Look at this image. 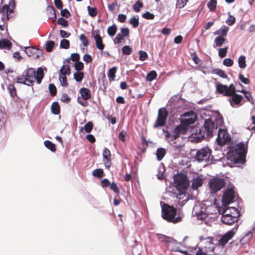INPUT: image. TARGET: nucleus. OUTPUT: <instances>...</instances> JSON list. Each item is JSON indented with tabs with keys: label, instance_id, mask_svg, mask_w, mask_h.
I'll list each match as a JSON object with an SVG mask.
<instances>
[{
	"label": "nucleus",
	"instance_id": "1",
	"mask_svg": "<svg viewBox=\"0 0 255 255\" xmlns=\"http://www.w3.org/2000/svg\"><path fill=\"white\" fill-rule=\"evenodd\" d=\"M43 77L42 68H38L36 72L34 68H28L23 71L21 75L17 77L16 82L28 86H32L35 80L38 84H40Z\"/></svg>",
	"mask_w": 255,
	"mask_h": 255
},
{
	"label": "nucleus",
	"instance_id": "2",
	"mask_svg": "<svg viewBox=\"0 0 255 255\" xmlns=\"http://www.w3.org/2000/svg\"><path fill=\"white\" fill-rule=\"evenodd\" d=\"M177 210L175 208L168 204L163 205L162 208V217L168 222L174 224L181 221L182 218L180 216L175 218Z\"/></svg>",
	"mask_w": 255,
	"mask_h": 255
},
{
	"label": "nucleus",
	"instance_id": "3",
	"mask_svg": "<svg viewBox=\"0 0 255 255\" xmlns=\"http://www.w3.org/2000/svg\"><path fill=\"white\" fill-rule=\"evenodd\" d=\"M247 153V146H245L244 142L238 143L232 151V155L234 156V160L236 163L243 164L245 162Z\"/></svg>",
	"mask_w": 255,
	"mask_h": 255
},
{
	"label": "nucleus",
	"instance_id": "4",
	"mask_svg": "<svg viewBox=\"0 0 255 255\" xmlns=\"http://www.w3.org/2000/svg\"><path fill=\"white\" fill-rule=\"evenodd\" d=\"M226 184L224 179L214 177L211 179L209 182V187L211 193H216L221 190Z\"/></svg>",
	"mask_w": 255,
	"mask_h": 255
},
{
	"label": "nucleus",
	"instance_id": "5",
	"mask_svg": "<svg viewBox=\"0 0 255 255\" xmlns=\"http://www.w3.org/2000/svg\"><path fill=\"white\" fill-rule=\"evenodd\" d=\"M215 128V124L213 121L210 119H207L200 129L199 133L202 137L213 136V132Z\"/></svg>",
	"mask_w": 255,
	"mask_h": 255
},
{
	"label": "nucleus",
	"instance_id": "6",
	"mask_svg": "<svg viewBox=\"0 0 255 255\" xmlns=\"http://www.w3.org/2000/svg\"><path fill=\"white\" fill-rule=\"evenodd\" d=\"M168 112L165 108H161L158 111L157 118L153 124L154 128H157L159 127H163L166 124L168 117Z\"/></svg>",
	"mask_w": 255,
	"mask_h": 255
},
{
	"label": "nucleus",
	"instance_id": "7",
	"mask_svg": "<svg viewBox=\"0 0 255 255\" xmlns=\"http://www.w3.org/2000/svg\"><path fill=\"white\" fill-rule=\"evenodd\" d=\"M174 182L178 189H186L189 186L187 176L184 174H178L173 176Z\"/></svg>",
	"mask_w": 255,
	"mask_h": 255
},
{
	"label": "nucleus",
	"instance_id": "8",
	"mask_svg": "<svg viewBox=\"0 0 255 255\" xmlns=\"http://www.w3.org/2000/svg\"><path fill=\"white\" fill-rule=\"evenodd\" d=\"M196 120V115L192 111L186 112L181 116V123L187 127L194 124Z\"/></svg>",
	"mask_w": 255,
	"mask_h": 255
},
{
	"label": "nucleus",
	"instance_id": "9",
	"mask_svg": "<svg viewBox=\"0 0 255 255\" xmlns=\"http://www.w3.org/2000/svg\"><path fill=\"white\" fill-rule=\"evenodd\" d=\"M231 140V137L225 129L219 128L218 132L217 141L221 145L228 143Z\"/></svg>",
	"mask_w": 255,
	"mask_h": 255
},
{
	"label": "nucleus",
	"instance_id": "10",
	"mask_svg": "<svg viewBox=\"0 0 255 255\" xmlns=\"http://www.w3.org/2000/svg\"><path fill=\"white\" fill-rule=\"evenodd\" d=\"M211 154V150L208 148H203L198 150L195 158L199 161H206L209 159Z\"/></svg>",
	"mask_w": 255,
	"mask_h": 255
},
{
	"label": "nucleus",
	"instance_id": "11",
	"mask_svg": "<svg viewBox=\"0 0 255 255\" xmlns=\"http://www.w3.org/2000/svg\"><path fill=\"white\" fill-rule=\"evenodd\" d=\"M235 197V192L232 188H228L225 192L223 197L222 202L224 205H228L232 202Z\"/></svg>",
	"mask_w": 255,
	"mask_h": 255
},
{
	"label": "nucleus",
	"instance_id": "12",
	"mask_svg": "<svg viewBox=\"0 0 255 255\" xmlns=\"http://www.w3.org/2000/svg\"><path fill=\"white\" fill-rule=\"evenodd\" d=\"M14 7V0H10L9 4H4L2 8H0V13L2 15L10 17V14L13 12Z\"/></svg>",
	"mask_w": 255,
	"mask_h": 255
},
{
	"label": "nucleus",
	"instance_id": "13",
	"mask_svg": "<svg viewBox=\"0 0 255 255\" xmlns=\"http://www.w3.org/2000/svg\"><path fill=\"white\" fill-rule=\"evenodd\" d=\"M236 232L234 229H233L228 232H227L225 234H224L219 241V244L220 245L222 246H224L229 240L232 239V238L235 235Z\"/></svg>",
	"mask_w": 255,
	"mask_h": 255
},
{
	"label": "nucleus",
	"instance_id": "14",
	"mask_svg": "<svg viewBox=\"0 0 255 255\" xmlns=\"http://www.w3.org/2000/svg\"><path fill=\"white\" fill-rule=\"evenodd\" d=\"M103 161L105 167L109 169L112 165L111 151L106 147H105L103 151Z\"/></svg>",
	"mask_w": 255,
	"mask_h": 255
},
{
	"label": "nucleus",
	"instance_id": "15",
	"mask_svg": "<svg viewBox=\"0 0 255 255\" xmlns=\"http://www.w3.org/2000/svg\"><path fill=\"white\" fill-rule=\"evenodd\" d=\"M92 34L95 40V44L97 48L100 50H103L105 47V44L103 43L102 38L100 35V30H95L93 31Z\"/></svg>",
	"mask_w": 255,
	"mask_h": 255
},
{
	"label": "nucleus",
	"instance_id": "16",
	"mask_svg": "<svg viewBox=\"0 0 255 255\" xmlns=\"http://www.w3.org/2000/svg\"><path fill=\"white\" fill-rule=\"evenodd\" d=\"M223 214L230 216L232 220H235L236 221H238V218L240 216V212L235 207H229L227 208Z\"/></svg>",
	"mask_w": 255,
	"mask_h": 255
},
{
	"label": "nucleus",
	"instance_id": "17",
	"mask_svg": "<svg viewBox=\"0 0 255 255\" xmlns=\"http://www.w3.org/2000/svg\"><path fill=\"white\" fill-rule=\"evenodd\" d=\"M223 214L230 216L232 220H235L236 221H238V218L240 216V212L235 207H229L227 208Z\"/></svg>",
	"mask_w": 255,
	"mask_h": 255
},
{
	"label": "nucleus",
	"instance_id": "18",
	"mask_svg": "<svg viewBox=\"0 0 255 255\" xmlns=\"http://www.w3.org/2000/svg\"><path fill=\"white\" fill-rule=\"evenodd\" d=\"M216 91L218 93L221 94L225 96H228V86L221 83L216 84Z\"/></svg>",
	"mask_w": 255,
	"mask_h": 255
},
{
	"label": "nucleus",
	"instance_id": "19",
	"mask_svg": "<svg viewBox=\"0 0 255 255\" xmlns=\"http://www.w3.org/2000/svg\"><path fill=\"white\" fill-rule=\"evenodd\" d=\"M203 184V179L200 177H197L193 178L191 185V187L194 190H197L199 187Z\"/></svg>",
	"mask_w": 255,
	"mask_h": 255
},
{
	"label": "nucleus",
	"instance_id": "20",
	"mask_svg": "<svg viewBox=\"0 0 255 255\" xmlns=\"http://www.w3.org/2000/svg\"><path fill=\"white\" fill-rule=\"evenodd\" d=\"M80 94L84 100H89L91 98V91L86 88H82L79 91Z\"/></svg>",
	"mask_w": 255,
	"mask_h": 255
},
{
	"label": "nucleus",
	"instance_id": "21",
	"mask_svg": "<svg viewBox=\"0 0 255 255\" xmlns=\"http://www.w3.org/2000/svg\"><path fill=\"white\" fill-rule=\"evenodd\" d=\"M157 237L158 240L162 243H173L175 241V240L172 238L168 236H166L162 234H157Z\"/></svg>",
	"mask_w": 255,
	"mask_h": 255
},
{
	"label": "nucleus",
	"instance_id": "22",
	"mask_svg": "<svg viewBox=\"0 0 255 255\" xmlns=\"http://www.w3.org/2000/svg\"><path fill=\"white\" fill-rule=\"evenodd\" d=\"M232 219L233 218H232L230 216L222 214L221 217V221L223 224L227 225H231L234 224L235 222H237L236 220Z\"/></svg>",
	"mask_w": 255,
	"mask_h": 255
},
{
	"label": "nucleus",
	"instance_id": "23",
	"mask_svg": "<svg viewBox=\"0 0 255 255\" xmlns=\"http://www.w3.org/2000/svg\"><path fill=\"white\" fill-rule=\"evenodd\" d=\"M229 28L226 25H224L221 28L214 33V35H219V36L224 37L227 36V32Z\"/></svg>",
	"mask_w": 255,
	"mask_h": 255
},
{
	"label": "nucleus",
	"instance_id": "24",
	"mask_svg": "<svg viewBox=\"0 0 255 255\" xmlns=\"http://www.w3.org/2000/svg\"><path fill=\"white\" fill-rule=\"evenodd\" d=\"M11 42L7 39H1L0 40V48L10 49L11 47Z\"/></svg>",
	"mask_w": 255,
	"mask_h": 255
},
{
	"label": "nucleus",
	"instance_id": "25",
	"mask_svg": "<svg viewBox=\"0 0 255 255\" xmlns=\"http://www.w3.org/2000/svg\"><path fill=\"white\" fill-rule=\"evenodd\" d=\"M38 50V49L28 47L25 48V51L28 56L34 57L36 52Z\"/></svg>",
	"mask_w": 255,
	"mask_h": 255
},
{
	"label": "nucleus",
	"instance_id": "26",
	"mask_svg": "<svg viewBox=\"0 0 255 255\" xmlns=\"http://www.w3.org/2000/svg\"><path fill=\"white\" fill-rule=\"evenodd\" d=\"M184 126H185L183 125L182 124L181 125L177 126L173 130V132L176 133L179 135L180 133H185L186 130V128Z\"/></svg>",
	"mask_w": 255,
	"mask_h": 255
},
{
	"label": "nucleus",
	"instance_id": "27",
	"mask_svg": "<svg viewBox=\"0 0 255 255\" xmlns=\"http://www.w3.org/2000/svg\"><path fill=\"white\" fill-rule=\"evenodd\" d=\"M92 174L93 176L99 178H101L104 176V171L101 168L94 170Z\"/></svg>",
	"mask_w": 255,
	"mask_h": 255
},
{
	"label": "nucleus",
	"instance_id": "28",
	"mask_svg": "<svg viewBox=\"0 0 255 255\" xmlns=\"http://www.w3.org/2000/svg\"><path fill=\"white\" fill-rule=\"evenodd\" d=\"M166 154L165 149L163 148H158L156 150V156L158 161H160Z\"/></svg>",
	"mask_w": 255,
	"mask_h": 255
},
{
	"label": "nucleus",
	"instance_id": "29",
	"mask_svg": "<svg viewBox=\"0 0 255 255\" xmlns=\"http://www.w3.org/2000/svg\"><path fill=\"white\" fill-rule=\"evenodd\" d=\"M183 146L184 144H177L176 142H174L172 145V151L175 154L179 153L182 150Z\"/></svg>",
	"mask_w": 255,
	"mask_h": 255
},
{
	"label": "nucleus",
	"instance_id": "30",
	"mask_svg": "<svg viewBox=\"0 0 255 255\" xmlns=\"http://www.w3.org/2000/svg\"><path fill=\"white\" fill-rule=\"evenodd\" d=\"M143 3L139 0L136 1L132 5V8L134 11L138 12L140 9L143 7Z\"/></svg>",
	"mask_w": 255,
	"mask_h": 255
},
{
	"label": "nucleus",
	"instance_id": "31",
	"mask_svg": "<svg viewBox=\"0 0 255 255\" xmlns=\"http://www.w3.org/2000/svg\"><path fill=\"white\" fill-rule=\"evenodd\" d=\"M232 96V100L235 104H239L242 101L243 97L242 96L237 94L235 93Z\"/></svg>",
	"mask_w": 255,
	"mask_h": 255
},
{
	"label": "nucleus",
	"instance_id": "32",
	"mask_svg": "<svg viewBox=\"0 0 255 255\" xmlns=\"http://www.w3.org/2000/svg\"><path fill=\"white\" fill-rule=\"evenodd\" d=\"M225 41V38L222 36H217L215 39L214 47H220Z\"/></svg>",
	"mask_w": 255,
	"mask_h": 255
},
{
	"label": "nucleus",
	"instance_id": "33",
	"mask_svg": "<svg viewBox=\"0 0 255 255\" xmlns=\"http://www.w3.org/2000/svg\"><path fill=\"white\" fill-rule=\"evenodd\" d=\"M60 75H69L70 74V68L68 65H63L60 70Z\"/></svg>",
	"mask_w": 255,
	"mask_h": 255
},
{
	"label": "nucleus",
	"instance_id": "34",
	"mask_svg": "<svg viewBox=\"0 0 255 255\" xmlns=\"http://www.w3.org/2000/svg\"><path fill=\"white\" fill-rule=\"evenodd\" d=\"M51 111L53 114L57 115L60 111V107L58 102H54L51 105Z\"/></svg>",
	"mask_w": 255,
	"mask_h": 255
},
{
	"label": "nucleus",
	"instance_id": "35",
	"mask_svg": "<svg viewBox=\"0 0 255 255\" xmlns=\"http://www.w3.org/2000/svg\"><path fill=\"white\" fill-rule=\"evenodd\" d=\"M117 31V27L115 24L109 26L107 29V33L110 36H113Z\"/></svg>",
	"mask_w": 255,
	"mask_h": 255
},
{
	"label": "nucleus",
	"instance_id": "36",
	"mask_svg": "<svg viewBox=\"0 0 255 255\" xmlns=\"http://www.w3.org/2000/svg\"><path fill=\"white\" fill-rule=\"evenodd\" d=\"M7 90L11 97L14 98L16 96V90L14 85L9 84L8 86Z\"/></svg>",
	"mask_w": 255,
	"mask_h": 255
},
{
	"label": "nucleus",
	"instance_id": "37",
	"mask_svg": "<svg viewBox=\"0 0 255 255\" xmlns=\"http://www.w3.org/2000/svg\"><path fill=\"white\" fill-rule=\"evenodd\" d=\"M117 70L116 67H113L109 70L108 76L112 80H114L116 77V73Z\"/></svg>",
	"mask_w": 255,
	"mask_h": 255
},
{
	"label": "nucleus",
	"instance_id": "38",
	"mask_svg": "<svg viewBox=\"0 0 255 255\" xmlns=\"http://www.w3.org/2000/svg\"><path fill=\"white\" fill-rule=\"evenodd\" d=\"M45 146L50 149L51 151L54 152L56 151L55 145L49 140H45L44 142Z\"/></svg>",
	"mask_w": 255,
	"mask_h": 255
},
{
	"label": "nucleus",
	"instance_id": "39",
	"mask_svg": "<svg viewBox=\"0 0 255 255\" xmlns=\"http://www.w3.org/2000/svg\"><path fill=\"white\" fill-rule=\"evenodd\" d=\"M129 23L132 25L134 28L137 27L139 25V18L136 16L132 17L129 20Z\"/></svg>",
	"mask_w": 255,
	"mask_h": 255
},
{
	"label": "nucleus",
	"instance_id": "40",
	"mask_svg": "<svg viewBox=\"0 0 255 255\" xmlns=\"http://www.w3.org/2000/svg\"><path fill=\"white\" fill-rule=\"evenodd\" d=\"M238 92H241V93L244 94L245 98L247 99L248 101L251 103L253 105L254 104V100H253L250 92H249L247 91H245L244 90H242L241 91H238Z\"/></svg>",
	"mask_w": 255,
	"mask_h": 255
},
{
	"label": "nucleus",
	"instance_id": "41",
	"mask_svg": "<svg viewBox=\"0 0 255 255\" xmlns=\"http://www.w3.org/2000/svg\"><path fill=\"white\" fill-rule=\"evenodd\" d=\"M238 63L241 68H244L246 67V57L245 56L242 55L239 57Z\"/></svg>",
	"mask_w": 255,
	"mask_h": 255
},
{
	"label": "nucleus",
	"instance_id": "42",
	"mask_svg": "<svg viewBox=\"0 0 255 255\" xmlns=\"http://www.w3.org/2000/svg\"><path fill=\"white\" fill-rule=\"evenodd\" d=\"M217 6L216 0H210L207 3V6L211 11L215 10Z\"/></svg>",
	"mask_w": 255,
	"mask_h": 255
},
{
	"label": "nucleus",
	"instance_id": "43",
	"mask_svg": "<svg viewBox=\"0 0 255 255\" xmlns=\"http://www.w3.org/2000/svg\"><path fill=\"white\" fill-rule=\"evenodd\" d=\"M110 188L117 195V196H119L120 193V190L117 185L115 182H112L111 184Z\"/></svg>",
	"mask_w": 255,
	"mask_h": 255
},
{
	"label": "nucleus",
	"instance_id": "44",
	"mask_svg": "<svg viewBox=\"0 0 255 255\" xmlns=\"http://www.w3.org/2000/svg\"><path fill=\"white\" fill-rule=\"evenodd\" d=\"M157 77V73L154 70L150 71L147 75L146 79L148 81H152Z\"/></svg>",
	"mask_w": 255,
	"mask_h": 255
},
{
	"label": "nucleus",
	"instance_id": "45",
	"mask_svg": "<svg viewBox=\"0 0 255 255\" xmlns=\"http://www.w3.org/2000/svg\"><path fill=\"white\" fill-rule=\"evenodd\" d=\"M213 73L223 78H227L228 76L224 71L220 69H216L213 70Z\"/></svg>",
	"mask_w": 255,
	"mask_h": 255
},
{
	"label": "nucleus",
	"instance_id": "46",
	"mask_svg": "<svg viewBox=\"0 0 255 255\" xmlns=\"http://www.w3.org/2000/svg\"><path fill=\"white\" fill-rule=\"evenodd\" d=\"M84 77V74L82 72H76L74 74V78L78 82H81Z\"/></svg>",
	"mask_w": 255,
	"mask_h": 255
},
{
	"label": "nucleus",
	"instance_id": "47",
	"mask_svg": "<svg viewBox=\"0 0 255 255\" xmlns=\"http://www.w3.org/2000/svg\"><path fill=\"white\" fill-rule=\"evenodd\" d=\"M87 9L88 11V13L91 16L94 17L97 15V9L96 7H93L90 6H88Z\"/></svg>",
	"mask_w": 255,
	"mask_h": 255
},
{
	"label": "nucleus",
	"instance_id": "48",
	"mask_svg": "<svg viewBox=\"0 0 255 255\" xmlns=\"http://www.w3.org/2000/svg\"><path fill=\"white\" fill-rule=\"evenodd\" d=\"M122 53L123 54L129 55L131 54L132 51V49L128 45L124 46L122 49Z\"/></svg>",
	"mask_w": 255,
	"mask_h": 255
},
{
	"label": "nucleus",
	"instance_id": "49",
	"mask_svg": "<svg viewBox=\"0 0 255 255\" xmlns=\"http://www.w3.org/2000/svg\"><path fill=\"white\" fill-rule=\"evenodd\" d=\"M55 42L53 41L50 40L47 42L46 43V50L48 52H50L52 51L53 48L54 46Z\"/></svg>",
	"mask_w": 255,
	"mask_h": 255
},
{
	"label": "nucleus",
	"instance_id": "50",
	"mask_svg": "<svg viewBox=\"0 0 255 255\" xmlns=\"http://www.w3.org/2000/svg\"><path fill=\"white\" fill-rule=\"evenodd\" d=\"M59 79L62 86L65 87L68 86V84L67 83L66 75H60L59 76Z\"/></svg>",
	"mask_w": 255,
	"mask_h": 255
},
{
	"label": "nucleus",
	"instance_id": "51",
	"mask_svg": "<svg viewBox=\"0 0 255 255\" xmlns=\"http://www.w3.org/2000/svg\"><path fill=\"white\" fill-rule=\"evenodd\" d=\"M60 46L61 48L68 49L70 46V42L68 40L62 39L61 41Z\"/></svg>",
	"mask_w": 255,
	"mask_h": 255
},
{
	"label": "nucleus",
	"instance_id": "52",
	"mask_svg": "<svg viewBox=\"0 0 255 255\" xmlns=\"http://www.w3.org/2000/svg\"><path fill=\"white\" fill-rule=\"evenodd\" d=\"M93 128V124L91 122H88L84 126V128L85 131L87 133H89L91 131Z\"/></svg>",
	"mask_w": 255,
	"mask_h": 255
},
{
	"label": "nucleus",
	"instance_id": "53",
	"mask_svg": "<svg viewBox=\"0 0 255 255\" xmlns=\"http://www.w3.org/2000/svg\"><path fill=\"white\" fill-rule=\"evenodd\" d=\"M79 38L80 40L82 42V43L84 46H87L89 45V40L85 34H81L79 36Z\"/></svg>",
	"mask_w": 255,
	"mask_h": 255
},
{
	"label": "nucleus",
	"instance_id": "54",
	"mask_svg": "<svg viewBox=\"0 0 255 255\" xmlns=\"http://www.w3.org/2000/svg\"><path fill=\"white\" fill-rule=\"evenodd\" d=\"M49 90L50 95L52 96H55L57 93V89L55 86L53 84H50L49 85Z\"/></svg>",
	"mask_w": 255,
	"mask_h": 255
},
{
	"label": "nucleus",
	"instance_id": "55",
	"mask_svg": "<svg viewBox=\"0 0 255 255\" xmlns=\"http://www.w3.org/2000/svg\"><path fill=\"white\" fill-rule=\"evenodd\" d=\"M228 96H231L232 95L236 93V88L233 84H231L229 86H228Z\"/></svg>",
	"mask_w": 255,
	"mask_h": 255
},
{
	"label": "nucleus",
	"instance_id": "56",
	"mask_svg": "<svg viewBox=\"0 0 255 255\" xmlns=\"http://www.w3.org/2000/svg\"><path fill=\"white\" fill-rule=\"evenodd\" d=\"M191 253L190 255H212L207 254V253H205L203 251L202 249L198 248V250L196 252L194 251H190Z\"/></svg>",
	"mask_w": 255,
	"mask_h": 255
},
{
	"label": "nucleus",
	"instance_id": "57",
	"mask_svg": "<svg viewBox=\"0 0 255 255\" xmlns=\"http://www.w3.org/2000/svg\"><path fill=\"white\" fill-rule=\"evenodd\" d=\"M58 24L62 25L64 27H67L68 26V21L63 17L59 18L57 20Z\"/></svg>",
	"mask_w": 255,
	"mask_h": 255
},
{
	"label": "nucleus",
	"instance_id": "58",
	"mask_svg": "<svg viewBox=\"0 0 255 255\" xmlns=\"http://www.w3.org/2000/svg\"><path fill=\"white\" fill-rule=\"evenodd\" d=\"M142 17L146 19H153L154 18V15L149 11H146L142 15Z\"/></svg>",
	"mask_w": 255,
	"mask_h": 255
},
{
	"label": "nucleus",
	"instance_id": "59",
	"mask_svg": "<svg viewBox=\"0 0 255 255\" xmlns=\"http://www.w3.org/2000/svg\"><path fill=\"white\" fill-rule=\"evenodd\" d=\"M187 2L188 0H177L176 6L178 8H182L186 5Z\"/></svg>",
	"mask_w": 255,
	"mask_h": 255
},
{
	"label": "nucleus",
	"instance_id": "60",
	"mask_svg": "<svg viewBox=\"0 0 255 255\" xmlns=\"http://www.w3.org/2000/svg\"><path fill=\"white\" fill-rule=\"evenodd\" d=\"M228 47H226L223 48H219V56L221 58H224L226 56L227 50H228Z\"/></svg>",
	"mask_w": 255,
	"mask_h": 255
},
{
	"label": "nucleus",
	"instance_id": "61",
	"mask_svg": "<svg viewBox=\"0 0 255 255\" xmlns=\"http://www.w3.org/2000/svg\"><path fill=\"white\" fill-rule=\"evenodd\" d=\"M236 21V18L231 15L228 16V18L226 20V22L229 25H233Z\"/></svg>",
	"mask_w": 255,
	"mask_h": 255
},
{
	"label": "nucleus",
	"instance_id": "62",
	"mask_svg": "<svg viewBox=\"0 0 255 255\" xmlns=\"http://www.w3.org/2000/svg\"><path fill=\"white\" fill-rule=\"evenodd\" d=\"M139 59L140 61H144L147 58V57H148L147 54L145 51L141 50L139 52Z\"/></svg>",
	"mask_w": 255,
	"mask_h": 255
},
{
	"label": "nucleus",
	"instance_id": "63",
	"mask_svg": "<svg viewBox=\"0 0 255 255\" xmlns=\"http://www.w3.org/2000/svg\"><path fill=\"white\" fill-rule=\"evenodd\" d=\"M75 68L78 71L82 70L84 68V64L82 62H76L74 65Z\"/></svg>",
	"mask_w": 255,
	"mask_h": 255
},
{
	"label": "nucleus",
	"instance_id": "64",
	"mask_svg": "<svg viewBox=\"0 0 255 255\" xmlns=\"http://www.w3.org/2000/svg\"><path fill=\"white\" fill-rule=\"evenodd\" d=\"M127 136V132L125 130H122L119 134V139L122 141H125L126 140V137Z\"/></svg>",
	"mask_w": 255,
	"mask_h": 255
}]
</instances>
